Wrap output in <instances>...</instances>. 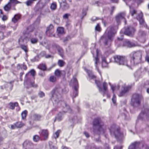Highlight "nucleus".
Masks as SVG:
<instances>
[{"label": "nucleus", "mask_w": 149, "mask_h": 149, "mask_svg": "<svg viewBox=\"0 0 149 149\" xmlns=\"http://www.w3.org/2000/svg\"><path fill=\"white\" fill-rule=\"evenodd\" d=\"M118 28L117 26L108 27L104 34L101 37L100 41L103 42L105 45H110V42L113 40V37Z\"/></svg>", "instance_id": "nucleus-1"}, {"label": "nucleus", "mask_w": 149, "mask_h": 149, "mask_svg": "<svg viewBox=\"0 0 149 149\" xmlns=\"http://www.w3.org/2000/svg\"><path fill=\"white\" fill-rule=\"evenodd\" d=\"M93 124L94 133L100 135L105 132V129L103 123L100 118H96L94 119Z\"/></svg>", "instance_id": "nucleus-2"}, {"label": "nucleus", "mask_w": 149, "mask_h": 149, "mask_svg": "<svg viewBox=\"0 0 149 149\" xmlns=\"http://www.w3.org/2000/svg\"><path fill=\"white\" fill-rule=\"evenodd\" d=\"M143 52L139 50L133 52L129 55L132 65H137L140 63L141 61Z\"/></svg>", "instance_id": "nucleus-3"}, {"label": "nucleus", "mask_w": 149, "mask_h": 149, "mask_svg": "<svg viewBox=\"0 0 149 149\" xmlns=\"http://www.w3.org/2000/svg\"><path fill=\"white\" fill-rule=\"evenodd\" d=\"M109 130L111 135L114 136L118 141L121 142L123 139V134L120 132V128H116L115 126L113 125Z\"/></svg>", "instance_id": "nucleus-4"}, {"label": "nucleus", "mask_w": 149, "mask_h": 149, "mask_svg": "<svg viewBox=\"0 0 149 149\" xmlns=\"http://www.w3.org/2000/svg\"><path fill=\"white\" fill-rule=\"evenodd\" d=\"M143 100V97L141 94H134L132 96L131 100V104L134 107L139 106L141 104V101Z\"/></svg>", "instance_id": "nucleus-5"}, {"label": "nucleus", "mask_w": 149, "mask_h": 149, "mask_svg": "<svg viewBox=\"0 0 149 149\" xmlns=\"http://www.w3.org/2000/svg\"><path fill=\"white\" fill-rule=\"evenodd\" d=\"M36 74V72L33 69H32L25 75V79L24 81V84L26 88H29L30 86L36 87L37 86V85L34 84L33 82H30V80L28 79V76L29 74L33 77H34Z\"/></svg>", "instance_id": "nucleus-6"}, {"label": "nucleus", "mask_w": 149, "mask_h": 149, "mask_svg": "<svg viewBox=\"0 0 149 149\" xmlns=\"http://www.w3.org/2000/svg\"><path fill=\"white\" fill-rule=\"evenodd\" d=\"M114 61L120 65H126L130 67V65L127 63L128 60L126 57L120 55H116L113 57Z\"/></svg>", "instance_id": "nucleus-7"}, {"label": "nucleus", "mask_w": 149, "mask_h": 149, "mask_svg": "<svg viewBox=\"0 0 149 149\" xmlns=\"http://www.w3.org/2000/svg\"><path fill=\"white\" fill-rule=\"evenodd\" d=\"M71 83L73 84V88L74 90L72 95V97L73 98V101H74V98L78 95V89L79 88L78 82L77 79L74 76L73 77L72 79L71 80Z\"/></svg>", "instance_id": "nucleus-8"}, {"label": "nucleus", "mask_w": 149, "mask_h": 149, "mask_svg": "<svg viewBox=\"0 0 149 149\" xmlns=\"http://www.w3.org/2000/svg\"><path fill=\"white\" fill-rule=\"evenodd\" d=\"M58 90L57 88H55L52 90L50 94L52 95V97L51 98V100L52 101H54L55 102L58 103H60L61 105L64 104L65 107H67V105L66 103L64 101H59L58 99V95L56 94V93L58 92Z\"/></svg>", "instance_id": "nucleus-9"}, {"label": "nucleus", "mask_w": 149, "mask_h": 149, "mask_svg": "<svg viewBox=\"0 0 149 149\" xmlns=\"http://www.w3.org/2000/svg\"><path fill=\"white\" fill-rule=\"evenodd\" d=\"M138 119L142 120L148 121L149 120V109L146 108L143 109L139 114Z\"/></svg>", "instance_id": "nucleus-10"}, {"label": "nucleus", "mask_w": 149, "mask_h": 149, "mask_svg": "<svg viewBox=\"0 0 149 149\" xmlns=\"http://www.w3.org/2000/svg\"><path fill=\"white\" fill-rule=\"evenodd\" d=\"M140 146H142V149H149V146L136 142L132 143L129 147L128 149H136L137 148H139Z\"/></svg>", "instance_id": "nucleus-11"}, {"label": "nucleus", "mask_w": 149, "mask_h": 149, "mask_svg": "<svg viewBox=\"0 0 149 149\" xmlns=\"http://www.w3.org/2000/svg\"><path fill=\"white\" fill-rule=\"evenodd\" d=\"M95 82L97 86L99 88V91L100 92L102 93L104 96L105 94L107 93V84L106 82H104L103 84V90L100 87V83L99 81L96 80H95Z\"/></svg>", "instance_id": "nucleus-12"}, {"label": "nucleus", "mask_w": 149, "mask_h": 149, "mask_svg": "<svg viewBox=\"0 0 149 149\" xmlns=\"http://www.w3.org/2000/svg\"><path fill=\"white\" fill-rule=\"evenodd\" d=\"M135 31V29L133 27L131 26H129L125 29L124 33L127 36H132Z\"/></svg>", "instance_id": "nucleus-13"}, {"label": "nucleus", "mask_w": 149, "mask_h": 149, "mask_svg": "<svg viewBox=\"0 0 149 149\" xmlns=\"http://www.w3.org/2000/svg\"><path fill=\"white\" fill-rule=\"evenodd\" d=\"M25 125V124L21 121H18L11 125V129H14L15 128H20Z\"/></svg>", "instance_id": "nucleus-14"}, {"label": "nucleus", "mask_w": 149, "mask_h": 149, "mask_svg": "<svg viewBox=\"0 0 149 149\" xmlns=\"http://www.w3.org/2000/svg\"><path fill=\"white\" fill-rule=\"evenodd\" d=\"M125 16V13H121L117 15L116 17V20L118 24L120 22L121 20L124 19Z\"/></svg>", "instance_id": "nucleus-15"}, {"label": "nucleus", "mask_w": 149, "mask_h": 149, "mask_svg": "<svg viewBox=\"0 0 149 149\" xmlns=\"http://www.w3.org/2000/svg\"><path fill=\"white\" fill-rule=\"evenodd\" d=\"M136 46V45L134 43L131 42L128 40H126L123 42V47H132Z\"/></svg>", "instance_id": "nucleus-16"}, {"label": "nucleus", "mask_w": 149, "mask_h": 149, "mask_svg": "<svg viewBox=\"0 0 149 149\" xmlns=\"http://www.w3.org/2000/svg\"><path fill=\"white\" fill-rule=\"evenodd\" d=\"M33 119L36 121H40L43 120L42 116L40 114L37 113H34L32 116Z\"/></svg>", "instance_id": "nucleus-17"}, {"label": "nucleus", "mask_w": 149, "mask_h": 149, "mask_svg": "<svg viewBox=\"0 0 149 149\" xmlns=\"http://www.w3.org/2000/svg\"><path fill=\"white\" fill-rule=\"evenodd\" d=\"M52 47L54 48H56L57 49L59 55L63 57V51L62 48L59 45L56 44L53 45Z\"/></svg>", "instance_id": "nucleus-18"}, {"label": "nucleus", "mask_w": 149, "mask_h": 149, "mask_svg": "<svg viewBox=\"0 0 149 149\" xmlns=\"http://www.w3.org/2000/svg\"><path fill=\"white\" fill-rule=\"evenodd\" d=\"M40 134L41 137H43L44 140H46L47 139L48 136L47 130L45 129L42 130L40 133Z\"/></svg>", "instance_id": "nucleus-19"}, {"label": "nucleus", "mask_w": 149, "mask_h": 149, "mask_svg": "<svg viewBox=\"0 0 149 149\" xmlns=\"http://www.w3.org/2000/svg\"><path fill=\"white\" fill-rule=\"evenodd\" d=\"M61 7L63 10H66L69 8V5L65 2H60Z\"/></svg>", "instance_id": "nucleus-20"}, {"label": "nucleus", "mask_w": 149, "mask_h": 149, "mask_svg": "<svg viewBox=\"0 0 149 149\" xmlns=\"http://www.w3.org/2000/svg\"><path fill=\"white\" fill-rule=\"evenodd\" d=\"M23 146L24 147H26L28 148H30L33 146V143L30 141L26 140L25 141L23 144Z\"/></svg>", "instance_id": "nucleus-21"}, {"label": "nucleus", "mask_w": 149, "mask_h": 149, "mask_svg": "<svg viewBox=\"0 0 149 149\" xmlns=\"http://www.w3.org/2000/svg\"><path fill=\"white\" fill-rule=\"evenodd\" d=\"M98 49H97L96 50V57L95 58V65L96 67V68L97 69V70L98 72H100L97 66V64L99 63V58L98 57Z\"/></svg>", "instance_id": "nucleus-22"}, {"label": "nucleus", "mask_w": 149, "mask_h": 149, "mask_svg": "<svg viewBox=\"0 0 149 149\" xmlns=\"http://www.w3.org/2000/svg\"><path fill=\"white\" fill-rule=\"evenodd\" d=\"M17 68L18 70L21 69L26 70L27 69V67L24 64H18L17 65Z\"/></svg>", "instance_id": "nucleus-23"}, {"label": "nucleus", "mask_w": 149, "mask_h": 149, "mask_svg": "<svg viewBox=\"0 0 149 149\" xmlns=\"http://www.w3.org/2000/svg\"><path fill=\"white\" fill-rule=\"evenodd\" d=\"M84 70L88 74V75L89 77L91 79H94L96 78V76L93 74L92 72L89 71L86 68H85Z\"/></svg>", "instance_id": "nucleus-24"}, {"label": "nucleus", "mask_w": 149, "mask_h": 149, "mask_svg": "<svg viewBox=\"0 0 149 149\" xmlns=\"http://www.w3.org/2000/svg\"><path fill=\"white\" fill-rule=\"evenodd\" d=\"M20 16L19 14L15 15L12 19V21L14 23H16L17 21L20 19Z\"/></svg>", "instance_id": "nucleus-25"}, {"label": "nucleus", "mask_w": 149, "mask_h": 149, "mask_svg": "<svg viewBox=\"0 0 149 149\" xmlns=\"http://www.w3.org/2000/svg\"><path fill=\"white\" fill-rule=\"evenodd\" d=\"M38 68L43 71L47 70V67L45 64L41 63L39 64L38 66Z\"/></svg>", "instance_id": "nucleus-26"}, {"label": "nucleus", "mask_w": 149, "mask_h": 149, "mask_svg": "<svg viewBox=\"0 0 149 149\" xmlns=\"http://www.w3.org/2000/svg\"><path fill=\"white\" fill-rule=\"evenodd\" d=\"M54 28V26L52 24H50L49 26L47 27L46 31V33L47 35L49 36H51L50 35H48V32H49L51 31H52Z\"/></svg>", "instance_id": "nucleus-27"}, {"label": "nucleus", "mask_w": 149, "mask_h": 149, "mask_svg": "<svg viewBox=\"0 0 149 149\" xmlns=\"http://www.w3.org/2000/svg\"><path fill=\"white\" fill-rule=\"evenodd\" d=\"M11 7V5L10 2H8L7 4L4 6V9L6 11H9L10 10Z\"/></svg>", "instance_id": "nucleus-28"}, {"label": "nucleus", "mask_w": 149, "mask_h": 149, "mask_svg": "<svg viewBox=\"0 0 149 149\" xmlns=\"http://www.w3.org/2000/svg\"><path fill=\"white\" fill-rule=\"evenodd\" d=\"M13 81H11L9 83L5 82L4 85V86H8V88L9 86H10V90H11L12 89L13 86Z\"/></svg>", "instance_id": "nucleus-29"}, {"label": "nucleus", "mask_w": 149, "mask_h": 149, "mask_svg": "<svg viewBox=\"0 0 149 149\" xmlns=\"http://www.w3.org/2000/svg\"><path fill=\"white\" fill-rule=\"evenodd\" d=\"M10 106V108L12 109H15V107H17L18 105V103L17 102L13 103L12 102H10L9 104Z\"/></svg>", "instance_id": "nucleus-30"}, {"label": "nucleus", "mask_w": 149, "mask_h": 149, "mask_svg": "<svg viewBox=\"0 0 149 149\" xmlns=\"http://www.w3.org/2000/svg\"><path fill=\"white\" fill-rule=\"evenodd\" d=\"M62 113L61 112H60L55 117L54 121L55 122L56 120L58 121H60L62 119Z\"/></svg>", "instance_id": "nucleus-31"}, {"label": "nucleus", "mask_w": 149, "mask_h": 149, "mask_svg": "<svg viewBox=\"0 0 149 149\" xmlns=\"http://www.w3.org/2000/svg\"><path fill=\"white\" fill-rule=\"evenodd\" d=\"M57 31L58 34H64L65 33L64 29L62 27H58L57 29Z\"/></svg>", "instance_id": "nucleus-32"}, {"label": "nucleus", "mask_w": 149, "mask_h": 149, "mask_svg": "<svg viewBox=\"0 0 149 149\" xmlns=\"http://www.w3.org/2000/svg\"><path fill=\"white\" fill-rule=\"evenodd\" d=\"M20 47L23 50H24L27 54V53L28 52V48L27 46L23 45H20Z\"/></svg>", "instance_id": "nucleus-33"}, {"label": "nucleus", "mask_w": 149, "mask_h": 149, "mask_svg": "<svg viewBox=\"0 0 149 149\" xmlns=\"http://www.w3.org/2000/svg\"><path fill=\"white\" fill-rule=\"evenodd\" d=\"M27 113V111L26 110H24L21 113V116L22 117V120H26Z\"/></svg>", "instance_id": "nucleus-34"}, {"label": "nucleus", "mask_w": 149, "mask_h": 149, "mask_svg": "<svg viewBox=\"0 0 149 149\" xmlns=\"http://www.w3.org/2000/svg\"><path fill=\"white\" fill-rule=\"evenodd\" d=\"M65 62L63 60H59L58 62V65L60 67H63L65 64Z\"/></svg>", "instance_id": "nucleus-35"}, {"label": "nucleus", "mask_w": 149, "mask_h": 149, "mask_svg": "<svg viewBox=\"0 0 149 149\" xmlns=\"http://www.w3.org/2000/svg\"><path fill=\"white\" fill-rule=\"evenodd\" d=\"M136 15V16L134 18H136L138 20L143 17V14L141 12L140 13L138 14H137Z\"/></svg>", "instance_id": "nucleus-36"}, {"label": "nucleus", "mask_w": 149, "mask_h": 149, "mask_svg": "<svg viewBox=\"0 0 149 149\" xmlns=\"http://www.w3.org/2000/svg\"><path fill=\"white\" fill-rule=\"evenodd\" d=\"M130 13L131 16L134 17H135L134 15L137 14L136 11L133 9L130 8Z\"/></svg>", "instance_id": "nucleus-37"}, {"label": "nucleus", "mask_w": 149, "mask_h": 149, "mask_svg": "<svg viewBox=\"0 0 149 149\" xmlns=\"http://www.w3.org/2000/svg\"><path fill=\"white\" fill-rule=\"evenodd\" d=\"M108 65V63L107 62L106 59L105 58H103L102 59V67H106Z\"/></svg>", "instance_id": "nucleus-38"}, {"label": "nucleus", "mask_w": 149, "mask_h": 149, "mask_svg": "<svg viewBox=\"0 0 149 149\" xmlns=\"http://www.w3.org/2000/svg\"><path fill=\"white\" fill-rule=\"evenodd\" d=\"M39 58L38 55H37L33 58L31 59V61L33 62L38 61L39 60Z\"/></svg>", "instance_id": "nucleus-39"}, {"label": "nucleus", "mask_w": 149, "mask_h": 149, "mask_svg": "<svg viewBox=\"0 0 149 149\" xmlns=\"http://www.w3.org/2000/svg\"><path fill=\"white\" fill-rule=\"evenodd\" d=\"M111 85V89L112 90L113 92V93L114 91L116 89L118 90L120 88V86L118 85L117 86H113V85H111Z\"/></svg>", "instance_id": "nucleus-40"}, {"label": "nucleus", "mask_w": 149, "mask_h": 149, "mask_svg": "<svg viewBox=\"0 0 149 149\" xmlns=\"http://www.w3.org/2000/svg\"><path fill=\"white\" fill-rule=\"evenodd\" d=\"M61 71H60L59 70L57 69L55 72V75L58 77H59L61 76Z\"/></svg>", "instance_id": "nucleus-41"}, {"label": "nucleus", "mask_w": 149, "mask_h": 149, "mask_svg": "<svg viewBox=\"0 0 149 149\" xmlns=\"http://www.w3.org/2000/svg\"><path fill=\"white\" fill-rule=\"evenodd\" d=\"M9 2H10L11 5L12 3H13L14 5H15L18 3H20V2H19L17 0H10V1Z\"/></svg>", "instance_id": "nucleus-42"}, {"label": "nucleus", "mask_w": 149, "mask_h": 149, "mask_svg": "<svg viewBox=\"0 0 149 149\" xmlns=\"http://www.w3.org/2000/svg\"><path fill=\"white\" fill-rule=\"evenodd\" d=\"M60 132H61V130H58V131H57L55 132V133L54 134V138L55 139H56L59 136V134L60 133Z\"/></svg>", "instance_id": "nucleus-43"}, {"label": "nucleus", "mask_w": 149, "mask_h": 149, "mask_svg": "<svg viewBox=\"0 0 149 149\" xmlns=\"http://www.w3.org/2000/svg\"><path fill=\"white\" fill-rule=\"evenodd\" d=\"M39 137L37 135H35L33 137V140L35 142H38L40 140Z\"/></svg>", "instance_id": "nucleus-44"}, {"label": "nucleus", "mask_w": 149, "mask_h": 149, "mask_svg": "<svg viewBox=\"0 0 149 149\" xmlns=\"http://www.w3.org/2000/svg\"><path fill=\"white\" fill-rule=\"evenodd\" d=\"M33 3V1L31 0H28L27 1L26 3V4L27 6H31Z\"/></svg>", "instance_id": "nucleus-45"}, {"label": "nucleus", "mask_w": 149, "mask_h": 149, "mask_svg": "<svg viewBox=\"0 0 149 149\" xmlns=\"http://www.w3.org/2000/svg\"><path fill=\"white\" fill-rule=\"evenodd\" d=\"M50 8L52 10H54L56 8V4L55 3H53L50 6Z\"/></svg>", "instance_id": "nucleus-46"}, {"label": "nucleus", "mask_w": 149, "mask_h": 149, "mask_svg": "<svg viewBox=\"0 0 149 149\" xmlns=\"http://www.w3.org/2000/svg\"><path fill=\"white\" fill-rule=\"evenodd\" d=\"M56 77L54 76H51L49 78V80L50 81L54 82L56 80Z\"/></svg>", "instance_id": "nucleus-47"}, {"label": "nucleus", "mask_w": 149, "mask_h": 149, "mask_svg": "<svg viewBox=\"0 0 149 149\" xmlns=\"http://www.w3.org/2000/svg\"><path fill=\"white\" fill-rule=\"evenodd\" d=\"M131 88V86H127L124 88L123 90L126 93Z\"/></svg>", "instance_id": "nucleus-48"}, {"label": "nucleus", "mask_w": 149, "mask_h": 149, "mask_svg": "<svg viewBox=\"0 0 149 149\" xmlns=\"http://www.w3.org/2000/svg\"><path fill=\"white\" fill-rule=\"evenodd\" d=\"M71 39V37L70 36H68L64 38L63 40V42H66L69 40Z\"/></svg>", "instance_id": "nucleus-49"}, {"label": "nucleus", "mask_w": 149, "mask_h": 149, "mask_svg": "<svg viewBox=\"0 0 149 149\" xmlns=\"http://www.w3.org/2000/svg\"><path fill=\"white\" fill-rule=\"evenodd\" d=\"M38 95L40 97H42L45 96L44 93L41 91H40L38 93Z\"/></svg>", "instance_id": "nucleus-50"}, {"label": "nucleus", "mask_w": 149, "mask_h": 149, "mask_svg": "<svg viewBox=\"0 0 149 149\" xmlns=\"http://www.w3.org/2000/svg\"><path fill=\"white\" fill-rule=\"evenodd\" d=\"M37 39L36 38H32L31 40V42L33 44H35L37 42Z\"/></svg>", "instance_id": "nucleus-51"}, {"label": "nucleus", "mask_w": 149, "mask_h": 149, "mask_svg": "<svg viewBox=\"0 0 149 149\" xmlns=\"http://www.w3.org/2000/svg\"><path fill=\"white\" fill-rule=\"evenodd\" d=\"M112 100L113 103L115 104L116 103V97L114 94H113V97L112 98Z\"/></svg>", "instance_id": "nucleus-52"}, {"label": "nucleus", "mask_w": 149, "mask_h": 149, "mask_svg": "<svg viewBox=\"0 0 149 149\" xmlns=\"http://www.w3.org/2000/svg\"><path fill=\"white\" fill-rule=\"evenodd\" d=\"M126 93L125 91H124L123 90L121 91L119 94V96L120 97H121L124 95Z\"/></svg>", "instance_id": "nucleus-53"}, {"label": "nucleus", "mask_w": 149, "mask_h": 149, "mask_svg": "<svg viewBox=\"0 0 149 149\" xmlns=\"http://www.w3.org/2000/svg\"><path fill=\"white\" fill-rule=\"evenodd\" d=\"M39 75L42 77H43L45 76V73L44 72V71H40L39 73Z\"/></svg>", "instance_id": "nucleus-54"}, {"label": "nucleus", "mask_w": 149, "mask_h": 149, "mask_svg": "<svg viewBox=\"0 0 149 149\" xmlns=\"http://www.w3.org/2000/svg\"><path fill=\"white\" fill-rule=\"evenodd\" d=\"M139 35H140L141 36H145L146 35V33L144 31L140 30L139 31Z\"/></svg>", "instance_id": "nucleus-55"}, {"label": "nucleus", "mask_w": 149, "mask_h": 149, "mask_svg": "<svg viewBox=\"0 0 149 149\" xmlns=\"http://www.w3.org/2000/svg\"><path fill=\"white\" fill-rule=\"evenodd\" d=\"M40 55L42 57H45L46 55V53L45 51L42 52L40 54Z\"/></svg>", "instance_id": "nucleus-56"}, {"label": "nucleus", "mask_w": 149, "mask_h": 149, "mask_svg": "<svg viewBox=\"0 0 149 149\" xmlns=\"http://www.w3.org/2000/svg\"><path fill=\"white\" fill-rule=\"evenodd\" d=\"M139 21L140 24L143 25L144 24V22L143 18L139 20Z\"/></svg>", "instance_id": "nucleus-57"}, {"label": "nucleus", "mask_w": 149, "mask_h": 149, "mask_svg": "<svg viewBox=\"0 0 149 149\" xmlns=\"http://www.w3.org/2000/svg\"><path fill=\"white\" fill-rule=\"evenodd\" d=\"M95 29L96 31H100V25L99 24H98L95 27Z\"/></svg>", "instance_id": "nucleus-58"}, {"label": "nucleus", "mask_w": 149, "mask_h": 149, "mask_svg": "<svg viewBox=\"0 0 149 149\" xmlns=\"http://www.w3.org/2000/svg\"><path fill=\"white\" fill-rule=\"evenodd\" d=\"M65 72L64 71H61V76H62L63 78L65 77Z\"/></svg>", "instance_id": "nucleus-59"}, {"label": "nucleus", "mask_w": 149, "mask_h": 149, "mask_svg": "<svg viewBox=\"0 0 149 149\" xmlns=\"http://www.w3.org/2000/svg\"><path fill=\"white\" fill-rule=\"evenodd\" d=\"M2 16L3 17L2 18V19L3 21H6L8 17L6 16L3 15H2Z\"/></svg>", "instance_id": "nucleus-60"}, {"label": "nucleus", "mask_w": 149, "mask_h": 149, "mask_svg": "<svg viewBox=\"0 0 149 149\" xmlns=\"http://www.w3.org/2000/svg\"><path fill=\"white\" fill-rule=\"evenodd\" d=\"M3 34L2 32H0V40L3 39Z\"/></svg>", "instance_id": "nucleus-61"}, {"label": "nucleus", "mask_w": 149, "mask_h": 149, "mask_svg": "<svg viewBox=\"0 0 149 149\" xmlns=\"http://www.w3.org/2000/svg\"><path fill=\"white\" fill-rule=\"evenodd\" d=\"M123 146H116L114 148V149H122Z\"/></svg>", "instance_id": "nucleus-62"}, {"label": "nucleus", "mask_w": 149, "mask_h": 149, "mask_svg": "<svg viewBox=\"0 0 149 149\" xmlns=\"http://www.w3.org/2000/svg\"><path fill=\"white\" fill-rule=\"evenodd\" d=\"M84 134L85 135L87 138H88L89 137V134L86 132H84Z\"/></svg>", "instance_id": "nucleus-63"}, {"label": "nucleus", "mask_w": 149, "mask_h": 149, "mask_svg": "<svg viewBox=\"0 0 149 149\" xmlns=\"http://www.w3.org/2000/svg\"><path fill=\"white\" fill-rule=\"evenodd\" d=\"M145 60L148 63H149V55H146V57Z\"/></svg>", "instance_id": "nucleus-64"}]
</instances>
